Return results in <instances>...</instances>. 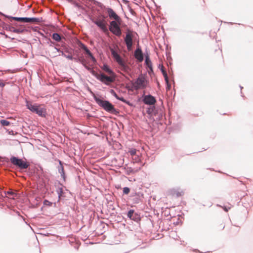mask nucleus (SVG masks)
<instances>
[{
    "label": "nucleus",
    "mask_w": 253,
    "mask_h": 253,
    "mask_svg": "<svg viewBox=\"0 0 253 253\" xmlns=\"http://www.w3.org/2000/svg\"><path fill=\"white\" fill-rule=\"evenodd\" d=\"M14 20L24 23H37L39 22V20L37 18H27V17H11Z\"/></svg>",
    "instance_id": "obj_10"
},
{
    "label": "nucleus",
    "mask_w": 253,
    "mask_h": 253,
    "mask_svg": "<svg viewBox=\"0 0 253 253\" xmlns=\"http://www.w3.org/2000/svg\"><path fill=\"white\" fill-rule=\"evenodd\" d=\"M147 112V113H148V114H150V110H148Z\"/></svg>",
    "instance_id": "obj_35"
},
{
    "label": "nucleus",
    "mask_w": 253,
    "mask_h": 253,
    "mask_svg": "<svg viewBox=\"0 0 253 253\" xmlns=\"http://www.w3.org/2000/svg\"><path fill=\"white\" fill-rule=\"evenodd\" d=\"M111 53L114 59L119 65L121 69L125 72L128 73L130 71V68L125 63L118 53L112 49Z\"/></svg>",
    "instance_id": "obj_2"
},
{
    "label": "nucleus",
    "mask_w": 253,
    "mask_h": 253,
    "mask_svg": "<svg viewBox=\"0 0 253 253\" xmlns=\"http://www.w3.org/2000/svg\"><path fill=\"white\" fill-rule=\"evenodd\" d=\"M114 95L115 96V97L116 98L118 99V98H119V97L118 96V95L116 94V93L115 92L114 93Z\"/></svg>",
    "instance_id": "obj_33"
},
{
    "label": "nucleus",
    "mask_w": 253,
    "mask_h": 253,
    "mask_svg": "<svg viewBox=\"0 0 253 253\" xmlns=\"http://www.w3.org/2000/svg\"><path fill=\"white\" fill-rule=\"evenodd\" d=\"M102 69L108 73L109 75H115L114 72L110 69L107 65H104Z\"/></svg>",
    "instance_id": "obj_18"
},
{
    "label": "nucleus",
    "mask_w": 253,
    "mask_h": 253,
    "mask_svg": "<svg viewBox=\"0 0 253 253\" xmlns=\"http://www.w3.org/2000/svg\"><path fill=\"white\" fill-rule=\"evenodd\" d=\"M161 70L162 74L164 77L165 80L167 83V87L169 89V88L170 87V84L169 83V78H168V74L167 73V72L165 71V70L164 69V67L163 66H162V67L161 68Z\"/></svg>",
    "instance_id": "obj_17"
},
{
    "label": "nucleus",
    "mask_w": 253,
    "mask_h": 253,
    "mask_svg": "<svg viewBox=\"0 0 253 253\" xmlns=\"http://www.w3.org/2000/svg\"><path fill=\"white\" fill-rule=\"evenodd\" d=\"M130 189L128 187H125L123 189V192L126 194H127L129 193Z\"/></svg>",
    "instance_id": "obj_24"
},
{
    "label": "nucleus",
    "mask_w": 253,
    "mask_h": 253,
    "mask_svg": "<svg viewBox=\"0 0 253 253\" xmlns=\"http://www.w3.org/2000/svg\"><path fill=\"white\" fill-rule=\"evenodd\" d=\"M225 226V223L224 222H222L217 225L216 228L218 231H221L224 229Z\"/></svg>",
    "instance_id": "obj_19"
},
{
    "label": "nucleus",
    "mask_w": 253,
    "mask_h": 253,
    "mask_svg": "<svg viewBox=\"0 0 253 253\" xmlns=\"http://www.w3.org/2000/svg\"><path fill=\"white\" fill-rule=\"evenodd\" d=\"M27 107L32 112H35L40 116L45 117L46 115V109L42 105L32 104L31 103L27 102Z\"/></svg>",
    "instance_id": "obj_4"
},
{
    "label": "nucleus",
    "mask_w": 253,
    "mask_h": 253,
    "mask_svg": "<svg viewBox=\"0 0 253 253\" xmlns=\"http://www.w3.org/2000/svg\"><path fill=\"white\" fill-rule=\"evenodd\" d=\"M7 194L10 195H15V194L14 192H12V191H8V192H7Z\"/></svg>",
    "instance_id": "obj_31"
},
{
    "label": "nucleus",
    "mask_w": 253,
    "mask_h": 253,
    "mask_svg": "<svg viewBox=\"0 0 253 253\" xmlns=\"http://www.w3.org/2000/svg\"><path fill=\"white\" fill-rule=\"evenodd\" d=\"M132 32L128 31L126 32V36L125 38V42L126 44L127 48L128 50H130L132 46Z\"/></svg>",
    "instance_id": "obj_9"
},
{
    "label": "nucleus",
    "mask_w": 253,
    "mask_h": 253,
    "mask_svg": "<svg viewBox=\"0 0 253 253\" xmlns=\"http://www.w3.org/2000/svg\"><path fill=\"white\" fill-rule=\"evenodd\" d=\"M66 58H67L69 59H71V60H72L73 59L72 56H70V55H68V56H66Z\"/></svg>",
    "instance_id": "obj_32"
},
{
    "label": "nucleus",
    "mask_w": 253,
    "mask_h": 253,
    "mask_svg": "<svg viewBox=\"0 0 253 253\" xmlns=\"http://www.w3.org/2000/svg\"><path fill=\"white\" fill-rule=\"evenodd\" d=\"M131 155L133 156L136 154V150L135 149L131 150L129 151Z\"/></svg>",
    "instance_id": "obj_27"
},
{
    "label": "nucleus",
    "mask_w": 253,
    "mask_h": 253,
    "mask_svg": "<svg viewBox=\"0 0 253 253\" xmlns=\"http://www.w3.org/2000/svg\"><path fill=\"white\" fill-rule=\"evenodd\" d=\"M94 23L99 27L104 33L108 32L107 28V22L104 19H97L94 21Z\"/></svg>",
    "instance_id": "obj_11"
},
{
    "label": "nucleus",
    "mask_w": 253,
    "mask_h": 253,
    "mask_svg": "<svg viewBox=\"0 0 253 253\" xmlns=\"http://www.w3.org/2000/svg\"><path fill=\"white\" fill-rule=\"evenodd\" d=\"M107 11L110 18L114 19L115 20L114 21H117L118 22L121 21V18L115 13V12L112 8H107Z\"/></svg>",
    "instance_id": "obj_13"
},
{
    "label": "nucleus",
    "mask_w": 253,
    "mask_h": 253,
    "mask_svg": "<svg viewBox=\"0 0 253 253\" xmlns=\"http://www.w3.org/2000/svg\"><path fill=\"white\" fill-rule=\"evenodd\" d=\"M81 63L84 66L86 65V61L84 59L80 60Z\"/></svg>",
    "instance_id": "obj_28"
},
{
    "label": "nucleus",
    "mask_w": 253,
    "mask_h": 253,
    "mask_svg": "<svg viewBox=\"0 0 253 253\" xmlns=\"http://www.w3.org/2000/svg\"><path fill=\"white\" fill-rule=\"evenodd\" d=\"M134 56L137 59V60L139 62H142L143 61V56L141 49L138 48L135 50L134 52Z\"/></svg>",
    "instance_id": "obj_16"
},
{
    "label": "nucleus",
    "mask_w": 253,
    "mask_h": 253,
    "mask_svg": "<svg viewBox=\"0 0 253 253\" xmlns=\"http://www.w3.org/2000/svg\"><path fill=\"white\" fill-rule=\"evenodd\" d=\"M184 194L183 190L180 189L172 188L167 192V196L171 198H178L182 196Z\"/></svg>",
    "instance_id": "obj_8"
},
{
    "label": "nucleus",
    "mask_w": 253,
    "mask_h": 253,
    "mask_svg": "<svg viewBox=\"0 0 253 253\" xmlns=\"http://www.w3.org/2000/svg\"><path fill=\"white\" fill-rule=\"evenodd\" d=\"M118 99L124 102L127 103V101L125 99H124V98H123V97H119V98H118Z\"/></svg>",
    "instance_id": "obj_30"
},
{
    "label": "nucleus",
    "mask_w": 253,
    "mask_h": 253,
    "mask_svg": "<svg viewBox=\"0 0 253 253\" xmlns=\"http://www.w3.org/2000/svg\"><path fill=\"white\" fill-rule=\"evenodd\" d=\"M52 38L57 42H59L61 40L60 36L57 33H54L52 35Z\"/></svg>",
    "instance_id": "obj_20"
},
{
    "label": "nucleus",
    "mask_w": 253,
    "mask_h": 253,
    "mask_svg": "<svg viewBox=\"0 0 253 253\" xmlns=\"http://www.w3.org/2000/svg\"><path fill=\"white\" fill-rule=\"evenodd\" d=\"M127 216L131 220L134 221H138L139 219V215L134 213V211L133 210H130L127 213Z\"/></svg>",
    "instance_id": "obj_15"
},
{
    "label": "nucleus",
    "mask_w": 253,
    "mask_h": 253,
    "mask_svg": "<svg viewBox=\"0 0 253 253\" xmlns=\"http://www.w3.org/2000/svg\"><path fill=\"white\" fill-rule=\"evenodd\" d=\"M80 47L83 49L84 50L85 53L87 54L88 57L91 59L93 63L96 62V59L94 58V57L93 56L92 54L91 53V52L89 51V50L87 48V47L83 43H81L80 44Z\"/></svg>",
    "instance_id": "obj_14"
},
{
    "label": "nucleus",
    "mask_w": 253,
    "mask_h": 253,
    "mask_svg": "<svg viewBox=\"0 0 253 253\" xmlns=\"http://www.w3.org/2000/svg\"><path fill=\"white\" fill-rule=\"evenodd\" d=\"M11 163L14 165L18 167L20 169H26L30 166L29 164L23 161L22 159H18L15 157H12L10 158Z\"/></svg>",
    "instance_id": "obj_7"
},
{
    "label": "nucleus",
    "mask_w": 253,
    "mask_h": 253,
    "mask_svg": "<svg viewBox=\"0 0 253 253\" xmlns=\"http://www.w3.org/2000/svg\"><path fill=\"white\" fill-rule=\"evenodd\" d=\"M87 70L91 72L92 73V74L94 75V74H96V73H94V71L91 68H90L89 67H88V66H87V65H86L85 66H84Z\"/></svg>",
    "instance_id": "obj_25"
},
{
    "label": "nucleus",
    "mask_w": 253,
    "mask_h": 253,
    "mask_svg": "<svg viewBox=\"0 0 253 253\" xmlns=\"http://www.w3.org/2000/svg\"><path fill=\"white\" fill-rule=\"evenodd\" d=\"M5 85V83L2 80H0V86L1 87H3Z\"/></svg>",
    "instance_id": "obj_26"
},
{
    "label": "nucleus",
    "mask_w": 253,
    "mask_h": 253,
    "mask_svg": "<svg viewBox=\"0 0 253 253\" xmlns=\"http://www.w3.org/2000/svg\"><path fill=\"white\" fill-rule=\"evenodd\" d=\"M94 98L96 103L107 112L112 113L116 112V109L114 106L108 101L102 100L95 96H94Z\"/></svg>",
    "instance_id": "obj_1"
},
{
    "label": "nucleus",
    "mask_w": 253,
    "mask_h": 253,
    "mask_svg": "<svg viewBox=\"0 0 253 253\" xmlns=\"http://www.w3.org/2000/svg\"><path fill=\"white\" fill-rule=\"evenodd\" d=\"M0 123L2 126H8L10 125V122L5 120H0Z\"/></svg>",
    "instance_id": "obj_21"
},
{
    "label": "nucleus",
    "mask_w": 253,
    "mask_h": 253,
    "mask_svg": "<svg viewBox=\"0 0 253 253\" xmlns=\"http://www.w3.org/2000/svg\"><path fill=\"white\" fill-rule=\"evenodd\" d=\"M94 76L98 80L106 84H109L110 83L114 82L115 80V75H109V76H107L103 73H96L94 74Z\"/></svg>",
    "instance_id": "obj_5"
},
{
    "label": "nucleus",
    "mask_w": 253,
    "mask_h": 253,
    "mask_svg": "<svg viewBox=\"0 0 253 253\" xmlns=\"http://www.w3.org/2000/svg\"><path fill=\"white\" fill-rule=\"evenodd\" d=\"M145 62H146V64H147V65L148 66V67L150 68H151V62L150 60L148 57H146Z\"/></svg>",
    "instance_id": "obj_23"
},
{
    "label": "nucleus",
    "mask_w": 253,
    "mask_h": 253,
    "mask_svg": "<svg viewBox=\"0 0 253 253\" xmlns=\"http://www.w3.org/2000/svg\"><path fill=\"white\" fill-rule=\"evenodd\" d=\"M215 52L217 53L218 55H222V51L221 50H220L219 49L216 50Z\"/></svg>",
    "instance_id": "obj_29"
},
{
    "label": "nucleus",
    "mask_w": 253,
    "mask_h": 253,
    "mask_svg": "<svg viewBox=\"0 0 253 253\" xmlns=\"http://www.w3.org/2000/svg\"><path fill=\"white\" fill-rule=\"evenodd\" d=\"M121 21L118 22L117 21H112L110 22L109 30L114 35L117 36H120L122 32L120 27Z\"/></svg>",
    "instance_id": "obj_6"
},
{
    "label": "nucleus",
    "mask_w": 253,
    "mask_h": 253,
    "mask_svg": "<svg viewBox=\"0 0 253 253\" xmlns=\"http://www.w3.org/2000/svg\"><path fill=\"white\" fill-rule=\"evenodd\" d=\"M11 31H12L13 32L19 34V33H23L24 30H21V29H15V28L12 27L11 28Z\"/></svg>",
    "instance_id": "obj_22"
},
{
    "label": "nucleus",
    "mask_w": 253,
    "mask_h": 253,
    "mask_svg": "<svg viewBox=\"0 0 253 253\" xmlns=\"http://www.w3.org/2000/svg\"><path fill=\"white\" fill-rule=\"evenodd\" d=\"M143 102L145 104L152 105L155 104L156 100L154 96L147 95L144 97Z\"/></svg>",
    "instance_id": "obj_12"
},
{
    "label": "nucleus",
    "mask_w": 253,
    "mask_h": 253,
    "mask_svg": "<svg viewBox=\"0 0 253 253\" xmlns=\"http://www.w3.org/2000/svg\"><path fill=\"white\" fill-rule=\"evenodd\" d=\"M46 202L49 203H50V204H51V203H50L49 202H48V201H47V200H45V201H44V204H46Z\"/></svg>",
    "instance_id": "obj_34"
},
{
    "label": "nucleus",
    "mask_w": 253,
    "mask_h": 253,
    "mask_svg": "<svg viewBox=\"0 0 253 253\" xmlns=\"http://www.w3.org/2000/svg\"><path fill=\"white\" fill-rule=\"evenodd\" d=\"M148 82L143 75L139 76L138 78L132 83V87L135 90L145 88L147 85Z\"/></svg>",
    "instance_id": "obj_3"
}]
</instances>
